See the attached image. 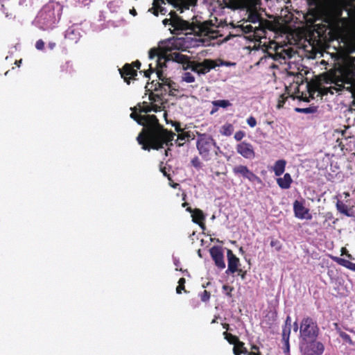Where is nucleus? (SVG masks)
Here are the masks:
<instances>
[{
    "label": "nucleus",
    "mask_w": 355,
    "mask_h": 355,
    "mask_svg": "<svg viewBox=\"0 0 355 355\" xmlns=\"http://www.w3.org/2000/svg\"><path fill=\"white\" fill-rule=\"evenodd\" d=\"M131 110L132 112L130 114V117L144 127L137 137L138 143L142 145V149L146 150H150V148L159 150L163 148L165 145L169 150V146H173L172 141L174 139L175 134L168 131L160 125L155 115H141V113H148L152 110L157 112L159 107L155 105L154 107H152L150 105L144 103L143 105H138Z\"/></svg>",
    "instance_id": "obj_1"
},
{
    "label": "nucleus",
    "mask_w": 355,
    "mask_h": 355,
    "mask_svg": "<svg viewBox=\"0 0 355 355\" xmlns=\"http://www.w3.org/2000/svg\"><path fill=\"white\" fill-rule=\"evenodd\" d=\"M348 3L344 0H336L320 4L313 10L316 21H322L338 33L348 31L352 21H355V8L347 9Z\"/></svg>",
    "instance_id": "obj_2"
},
{
    "label": "nucleus",
    "mask_w": 355,
    "mask_h": 355,
    "mask_svg": "<svg viewBox=\"0 0 355 355\" xmlns=\"http://www.w3.org/2000/svg\"><path fill=\"white\" fill-rule=\"evenodd\" d=\"M149 59L151 60L155 59L154 63L149 64V71L150 73L156 72L157 78L161 81L155 85V90L159 92L161 95L166 93L171 94L175 83L164 76L162 69L166 67V62H184L185 58L180 52L173 51L171 43L167 42L165 45L159 46L158 49H151L149 51Z\"/></svg>",
    "instance_id": "obj_3"
},
{
    "label": "nucleus",
    "mask_w": 355,
    "mask_h": 355,
    "mask_svg": "<svg viewBox=\"0 0 355 355\" xmlns=\"http://www.w3.org/2000/svg\"><path fill=\"white\" fill-rule=\"evenodd\" d=\"M171 17L163 20V24L166 26L169 24L173 28V33H178L179 31H186L185 34L193 33L199 37L200 40H203L205 37H214L215 32L206 24L203 23L198 26H192L187 21L182 19L177 15H173L171 12Z\"/></svg>",
    "instance_id": "obj_4"
},
{
    "label": "nucleus",
    "mask_w": 355,
    "mask_h": 355,
    "mask_svg": "<svg viewBox=\"0 0 355 355\" xmlns=\"http://www.w3.org/2000/svg\"><path fill=\"white\" fill-rule=\"evenodd\" d=\"M338 76H335L331 80L334 85L327 89V92L334 94V91L339 92L345 88V85H351V80L355 77V64L350 57H343L340 62L338 63Z\"/></svg>",
    "instance_id": "obj_5"
},
{
    "label": "nucleus",
    "mask_w": 355,
    "mask_h": 355,
    "mask_svg": "<svg viewBox=\"0 0 355 355\" xmlns=\"http://www.w3.org/2000/svg\"><path fill=\"white\" fill-rule=\"evenodd\" d=\"M62 6L56 1H49L38 12L35 24L42 30H48L55 26L60 19Z\"/></svg>",
    "instance_id": "obj_6"
},
{
    "label": "nucleus",
    "mask_w": 355,
    "mask_h": 355,
    "mask_svg": "<svg viewBox=\"0 0 355 355\" xmlns=\"http://www.w3.org/2000/svg\"><path fill=\"white\" fill-rule=\"evenodd\" d=\"M196 148L199 155L205 161L211 160L214 156H218L220 148L211 136L207 134H198L196 139Z\"/></svg>",
    "instance_id": "obj_7"
},
{
    "label": "nucleus",
    "mask_w": 355,
    "mask_h": 355,
    "mask_svg": "<svg viewBox=\"0 0 355 355\" xmlns=\"http://www.w3.org/2000/svg\"><path fill=\"white\" fill-rule=\"evenodd\" d=\"M168 3L173 6L174 8L182 12L184 10H188L192 4L193 0H166ZM165 3V0H154L153 7L150 8L148 11L151 12L153 10V14L158 16L159 12L162 15H165L167 12L166 9L162 6V4Z\"/></svg>",
    "instance_id": "obj_8"
},
{
    "label": "nucleus",
    "mask_w": 355,
    "mask_h": 355,
    "mask_svg": "<svg viewBox=\"0 0 355 355\" xmlns=\"http://www.w3.org/2000/svg\"><path fill=\"white\" fill-rule=\"evenodd\" d=\"M318 327L316 322L311 318H304L300 327V337L304 340H313L318 334Z\"/></svg>",
    "instance_id": "obj_9"
},
{
    "label": "nucleus",
    "mask_w": 355,
    "mask_h": 355,
    "mask_svg": "<svg viewBox=\"0 0 355 355\" xmlns=\"http://www.w3.org/2000/svg\"><path fill=\"white\" fill-rule=\"evenodd\" d=\"M183 56L185 58V61L181 63L184 65L186 64V67H184V68L185 69H191L198 75L206 74L211 69L215 68L214 60L207 59L202 62H196L189 61L185 55H183Z\"/></svg>",
    "instance_id": "obj_10"
},
{
    "label": "nucleus",
    "mask_w": 355,
    "mask_h": 355,
    "mask_svg": "<svg viewBox=\"0 0 355 355\" xmlns=\"http://www.w3.org/2000/svg\"><path fill=\"white\" fill-rule=\"evenodd\" d=\"M233 173L236 175H241L245 179H248L249 181L252 182H258L260 183L261 182V179L256 175L252 171L249 170V168L244 165H238L233 168Z\"/></svg>",
    "instance_id": "obj_11"
},
{
    "label": "nucleus",
    "mask_w": 355,
    "mask_h": 355,
    "mask_svg": "<svg viewBox=\"0 0 355 355\" xmlns=\"http://www.w3.org/2000/svg\"><path fill=\"white\" fill-rule=\"evenodd\" d=\"M236 152L248 159H252L255 157V153L253 146L248 142L243 141L236 146Z\"/></svg>",
    "instance_id": "obj_12"
},
{
    "label": "nucleus",
    "mask_w": 355,
    "mask_h": 355,
    "mask_svg": "<svg viewBox=\"0 0 355 355\" xmlns=\"http://www.w3.org/2000/svg\"><path fill=\"white\" fill-rule=\"evenodd\" d=\"M293 211L296 218L300 219H311L309 209L304 207L303 201L295 200L293 203Z\"/></svg>",
    "instance_id": "obj_13"
},
{
    "label": "nucleus",
    "mask_w": 355,
    "mask_h": 355,
    "mask_svg": "<svg viewBox=\"0 0 355 355\" xmlns=\"http://www.w3.org/2000/svg\"><path fill=\"white\" fill-rule=\"evenodd\" d=\"M209 251L216 266L220 270L224 269L225 268V263L220 248L214 246L211 248Z\"/></svg>",
    "instance_id": "obj_14"
},
{
    "label": "nucleus",
    "mask_w": 355,
    "mask_h": 355,
    "mask_svg": "<svg viewBox=\"0 0 355 355\" xmlns=\"http://www.w3.org/2000/svg\"><path fill=\"white\" fill-rule=\"evenodd\" d=\"M227 261H228V268L226 270V273H234L237 272L238 267L239 266V259L237 258L232 251L231 250H227Z\"/></svg>",
    "instance_id": "obj_15"
},
{
    "label": "nucleus",
    "mask_w": 355,
    "mask_h": 355,
    "mask_svg": "<svg viewBox=\"0 0 355 355\" xmlns=\"http://www.w3.org/2000/svg\"><path fill=\"white\" fill-rule=\"evenodd\" d=\"M187 211L191 214L193 222L198 224L200 225V227L202 230H204L205 224L202 221L205 220V216L203 214L202 211H201L199 209H192L191 207H187Z\"/></svg>",
    "instance_id": "obj_16"
},
{
    "label": "nucleus",
    "mask_w": 355,
    "mask_h": 355,
    "mask_svg": "<svg viewBox=\"0 0 355 355\" xmlns=\"http://www.w3.org/2000/svg\"><path fill=\"white\" fill-rule=\"evenodd\" d=\"M324 352V346L322 343L318 341L311 342L306 347L308 355H321Z\"/></svg>",
    "instance_id": "obj_17"
},
{
    "label": "nucleus",
    "mask_w": 355,
    "mask_h": 355,
    "mask_svg": "<svg viewBox=\"0 0 355 355\" xmlns=\"http://www.w3.org/2000/svg\"><path fill=\"white\" fill-rule=\"evenodd\" d=\"M121 77L129 83L128 80L137 75V70L133 69L130 64H126L121 69H119Z\"/></svg>",
    "instance_id": "obj_18"
},
{
    "label": "nucleus",
    "mask_w": 355,
    "mask_h": 355,
    "mask_svg": "<svg viewBox=\"0 0 355 355\" xmlns=\"http://www.w3.org/2000/svg\"><path fill=\"white\" fill-rule=\"evenodd\" d=\"M64 37L66 39H68L73 42L74 43H76L79 40L80 37L79 29L74 26L69 27L65 31Z\"/></svg>",
    "instance_id": "obj_19"
},
{
    "label": "nucleus",
    "mask_w": 355,
    "mask_h": 355,
    "mask_svg": "<svg viewBox=\"0 0 355 355\" xmlns=\"http://www.w3.org/2000/svg\"><path fill=\"white\" fill-rule=\"evenodd\" d=\"M292 181L291 176L289 173H286L283 178H279L277 180L279 187L284 189L290 188Z\"/></svg>",
    "instance_id": "obj_20"
},
{
    "label": "nucleus",
    "mask_w": 355,
    "mask_h": 355,
    "mask_svg": "<svg viewBox=\"0 0 355 355\" xmlns=\"http://www.w3.org/2000/svg\"><path fill=\"white\" fill-rule=\"evenodd\" d=\"M286 162L284 159H279L275 162L272 171L276 176H280L285 171Z\"/></svg>",
    "instance_id": "obj_21"
},
{
    "label": "nucleus",
    "mask_w": 355,
    "mask_h": 355,
    "mask_svg": "<svg viewBox=\"0 0 355 355\" xmlns=\"http://www.w3.org/2000/svg\"><path fill=\"white\" fill-rule=\"evenodd\" d=\"M291 334V327L284 326L282 329V340L284 342L286 349L289 351V336Z\"/></svg>",
    "instance_id": "obj_22"
},
{
    "label": "nucleus",
    "mask_w": 355,
    "mask_h": 355,
    "mask_svg": "<svg viewBox=\"0 0 355 355\" xmlns=\"http://www.w3.org/2000/svg\"><path fill=\"white\" fill-rule=\"evenodd\" d=\"M234 132V126L230 123H225L220 128L219 132L224 136L229 137Z\"/></svg>",
    "instance_id": "obj_23"
},
{
    "label": "nucleus",
    "mask_w": 355,
    "mask_h": 355,
    "mask_svg": "<svg viewBox=\"0 0 355 355\" xmlns=\"http://www.w3.org/2000/svg\"><path fill=\"white\" fill-rule=\"evenodd\" d=\"M336 208H337V210L339 212H340L341 214H343L344 215H345L347 216H351L347 205H346L345 203H343L340 200H337Z\"/></svg>",
    "instance_id": "obj_24"
},
{
    "label": "nucleus",
    "mask_w": 355,
    "mask_h": 355,
    "mask_svg": "<svg viewBox=\"0 0 355 355\" xmlns=\"http://www.w3.org/2000/svg\"><path fill=\"white\" fill-rule=\"evenodd\" d=\"M336 261L340 265L355 271V263L342 258H336Z\"/></svg>",
    "instance_id": "obj_25"
},
{
    "label": "nucleus",
    "mask_w": 355,
    "mask_h": 355,
    "mask_svg": "<svg viewBox=\"0 0 355 355\" xmlns=\"http://www.w3.org/2000/svg\"><path fill=\"white\" fill-rule=\"evenodd\" d=\"M261 18L259 13L256 12H250L248 15V21L253 23V24H259V27L260 26L261 24Z\"/></svg>",
    "instance_id": "obj_26"
},
{
    "label": "nucleus",
    "mask_w": 355,
    "mask_h": 355,
    "mask_svg": "<svg viewBox=\"0 0 355 355\" xmlns=\"http://www.w3.org/2000/svg\"><path fill=\"white\" fill-rule=\"evenodd\" d=\"M212 105L214 107L227 108L232 105V103L228 100H216L212 101Z\"/></svg>",
    "instance_id": "obj_27"
},
{
    "label": "nucleus",
    "mask_w": 355,
    "mask_h": 355,
    "mask_svg": "<svg viewBox=\"0 0 355 355\" xmlns=\"http://www.w3.org/2000/svg\"><path fill=\"white\" fill-rule=\"evenodd\" d=\"M241 27L245 33H253L254 34H257L258 31H261L259 27H254L250 24L242 25Z\"/></svg>",
    "instance_id": "obj_28"
},
{
    "label": "nucleus",
    "mask_w": 355,
    "mask_h": 355,
    "mask_svg": "<svg viewBox=\"0 0 355 355\" xmlns=\"http://www.w3.org/2000/svg\"><path fill=\"white\" fill-rule=\"evenodd\" d=\"M190 137V134L189 132H181L178 135V139L176 140V142H178V145L179 146H182L184 144V142L186 140H188Z\"/></svg>",
    "instance_id": "obj_29"
},
{
    "label": "nucleus",
    "mask_w": 355,
    "mask_h": 355,
    "mask_svg": "<svg viewBox=\"0 0 355 355\" xmlns=\"http://www.w3.org/2000/svg\"><path fill=\"white\" fill-rule=\"evenodd\" d=\"M295 110L298 113L311 114L317 111V107L313 106H311L306 108L297 107L295 109Z\"/></svg>",
    "instance_id": "obj_30"
},
{
    "label": "nucleus",
    "mask_w": 355,
    "mask_h": 355,
    "mask_svg": "<svg viewBox=\"0 0 355 355\" xmlns=\"http://www.w3.org/2000/svg\"><path fill=\"white\" fill-rule=\"evenodd\" d=\"M182 78L183 81L188 83H193L195 81V77L190 72L183 73Z\"/></svg>",
    "instance_id": "obj_31"
},
{
    "label": "nucleus",
    "mask_w": 355,
    "mask_h": 355,
    "mask_svg": "<svg viewBox=\"0 0 355 355\" xmlns=\"http://www.w3.org/2000/svg\"><path fill=\"white\" fill-rule=\"evenodd\" d=\"M214 64L215 65V68L216 67H220V66L230 67V66H234L236 64V63H234V62L223 61L221 60H217L215 61L214 60Z\"/></svg>",
    "instance_id": "obj_32"
},
{
    "label": "nucleus",
    "mask_w": 355,
    "mask_h": 355,
    "mask_svg": "<svg viewBox=\"0 0 355 355\" xmlns=\"http://www.w3.org/2000/svg\"><path fill=\"white\" fill-rule=\"evenodd\" d=\"M225 339L230 343L235 345L238 341H240L238 338L235 336H233L231 334H227V332H224Z\"/></svg>",
    "instance_id": "obj_33"
},
{
    "label": "nucleus",
    "mask_w": 355,
    "mask_h": 355,
    "mask_svg": "<svg viewBox=\"0 0 355 355\" xmlns=\"http://www.w3.org/2000/svg\"><path fill=\"white\" fill-rule=\"evenodd\" d=\"M244 343L241 341H238L233 348V352L234 355H240L241 354L240 347H243Z\"/></svg>",
    "instance_id": "obj_34"
},
{
    "label": "nucleus",
    "mask_w": 355,
    "mask_h": 355,
    "mask_svg": "<svg viewBox=\"0 0 355 355\" xmlns=\"http://www.w3.org/2000/svg\"><path fill=\"white\" fill-rule=\"evenodd\" d=\"M191 163L192 166L197 169H200L202 167V163L198 157H193L191 159Z\"/></svg>",
    "instance_id": "obj_35"
},
{
    "label": "nucleus",
    "mask_w": 355,
    "mask_h": 355,
    "mask_svg": "<svg viewBox=\"0 0 355 355\" xmlns=\"http://www.w3.org/2000/svg\"><path fill=\"white\" fill-rule=\"evenodd\" d=\"M245 134L243 131L239 130L234 134V139L236 141H241L245 137Z\"/></svg>",
    "instance_id": "obj_36"
},
{
    "label": "nucleus",
    "mask_w": 355,
    "mask_h": 355,
    "mask_svg": "<svg viewBox=\"0 0 355 355\" xmlns=\"http://www.w3.org/2000/svg\"><path fill=\"white\" fill-rule=\"evenodd\" d=\"M247 123L249 125V126H250L251 128H254L257 125V121L255 119L254 117L253 116H250L249 118H248L247 119Z\"/></svg>",
    "instance_id": "obj_37"
},
{
    "label": "nucleus",
    "mask_w": 355,
    "mask_h": 355,
    "mask_svg": "<svg viewBox=\"0 0 355 355\" xmlns=\"http://www.w3.org/2000/svg\"><path fill=\"white\" fill-rule=\"evenodd\" d=\"M210 297V294L208 291L206 290L203 291L202 295H201V300L203 302L207 301Z\"/></svg>",
    "instance_id": "obj_38"
},
{
    "label": "nucleus",
    "mask_w": 355,
    "mask_h": 355,
    "mask_svg": "<svg viewBox=\"0 0 355 355\" xmlns=\"http://www.w3.org/2000/svg\"><path fill=\"white\" fill-rule=\"evenodd\" d=\"M44 47V42L42 40H39L36 42L35 48L37 50H42Z\"/></svg>",
    "instance_id": "obj_39"
},
{
    "label": "nucleus",
    "mask_w": 355,
    "mask_h": 355,
    "mask_svg": "<svg viewBox=\"0 0 355 355\" xmlns=\"http://www.w3.org/2000/svg\"><path fill=\"white\" fill-rule=\"evenodd\" d=\"M340 336L347 342L349 343H352V340H351V338L350 336L347 334L346 333H341L340 334Z\"/></svg>",
    "instance_id": "obj_40"
},
{
    "label": "nucleus",
    "mask_w": 355,
    "mask_h": 355,
    "mask_svg": "<svg viewBox=\"0 0 355 355\" xmlns=\"http://www.w3.org/2000/svg\"><path fill=\"white\" fill-rule=\"evenodd\" d=\"M173 125L175 127V130L178 133L182 132V129L180 128V123L175 122Z\"/></svg>",
    "instance_id": "obj_41"
},
{
    "label": "nucleus",
    "mask_w": 355,
    "mask_h": 355,
    "mask_svg": "<svg viewBox=\"0 0 355 355\" xmlns=\"http://www.w3.org/2000/svg\"><path fill=\"white\" fill-rule=\"evenodd\" d=\"M284 326L291 327V319L290 316H287Z\"/></svg>",
    "instance_id": "obj_42"
},
{
    "label": "nucleus",
    "mask_w": 355,
    "mask_h": 355,
    "mask_svg": "<svg viewBox=\"0 0 355 355\" xmlns=\"http://www.w3.org/2000/svg\"><path fill=\"white\" fill-rule=\"evenodd\" d=\"M240 349H241V354H244L248 355V354L250 353V352H248V349L244 347V345L243 346V347H240Z\"/></svg>",
    "instance_id": "obj_43"
},
{
    "label": "nucleus",
    "mask_w": 355,
    "mask_h": 355,
    "mask_svg": "<svg viewBox=\"0 0 355 355\" xmlns=\"http://www.w3.org/2000/svg\"><path fill=\"white\" fill-rule=\"evenodd\" d=\"M184 288H182V285L178 284V286L176 288V292L178 294H180L182 293V290H183Z\"/></svg>",
    "instance_id": "obj_44"
},
{
    "label": "nucleus",
    "mask_w": 355,
    "mask_h": 355,
    "mask_svg": "<svg viewBox=\"0 0 355 355\" xmlns=\"http://www.w3.org/2000/svg\"><path fill=\"white\" fill-rule=\"evenodd\" d=\"M173 262H174L175 266H176V270H178V266H180V261L176 258H173Z\"/></svg>",
    "instance_id": "obj_45"
},
{
    "label": "nucleus",
    "mask_w": 355,
    "mask_h": 355,
    "mask_svg": "<svg viewBox=\"0 0 355 355\" xmlns=\"http://www.w3.org/2000/svg\"><path fill=\"white\" fill-rule=\"evenodd\" d=\"M352 96L354 98L352 101V106L355 107V88L352 91Z\"/></svg>",
    "instance_id": "obj_46"
},
{
    "label": "nucleus",
    "mask_w": 355,
    "mask_h": 355,
    "mask_svg": "<svg viewBox=\"0 0 355 355\" xmlns=\"http://www.w3.org/2000/svg\"><path fill=\"white\" fill-rule=\"evenodd\" d=\"M55 46V42H49L48 44V47L51 49V50H53Z\"/></svg>",
    "instance_id": "obj_47"
},
{
    "label": "nucleus",
    "mask_w": 355,
    "mask_h": 355,
    "mask_svg": "<svg viewBox=\"0 0 355 355\" xmlns=\"http://www.w3.org/2000/svg\"><path fill=\"white\" fill-rule=\"evenodd\" d=\"M185 279L184 278H180L178 281V284L182 285V288H184Z\"/></svg>",
    "instance_id": "obj_48"
},
{
    "label": "nucleus",
    "mask_w": 355,
    "mask_h": 355,
    "mask_svg": "<svg viewBox=\"0 0 355 355\" xmlns=\"http://www.w3.org/2000/svg\"><path fill=\"white\" fill-rule=\"evenodd\" d=\"M298 329H299V327H298L297 322H294V324H293V331L297 332Z\"/></svg>",
    "instance_id": "obj_49"
},
{
    "label": "nucleus",
    "mask_w": 355,
    "mask_h": 355,
    "mask_svg": "<svg viewBox=\"0 0 355 355\" xmlns=\"http://www.w3.org/2000/svg\"><path fill=\"white\" fill-rule=\"evenodd\" d=\"M252 349H253L254 351H258L259 350V347L257 345H252Z\"/></svg>",
    "instance_id": "obj_50"
},
{
    "label": "nucleus",
    "mask_w": 355,
    "mask_h": 355,
    "mask_svg": "<svg viewBox=\"0 0 355 355\" xmlns=\"http://www.w3.org/2000/svg\"><path fill=\"white\" fill-rule=\"evenodd\" d=\"M218 107H215V108L212 109V110L211 111V114H213L214 113H215L218 110Z\"/></svg>",
    "instance_id": "obj_51"
},
{
    "label": "nucleus",
    "mask_w": 355,
    "mask_h": 355,
    "mask_svg": "<svg viewBox=\"0 0 355 355\" xmlns=\"http://www.w3.org/2000/svg\"><path fill=\"white\" fill-rule=\"evenodd\" d=\"M248 355H259V353L256 352H251L250 354H248Z\"/></svg>",
    "instance_id": "obj_52"
},
{
    "label": "nucleus",
    "mask_w": 355,
    "mask_h": 355,
    "mask_svg": "<svg viewBox=\"0 0 355 355\" xmlns=\"http://www.w3.org/2000/svg\"><path fill=\"white\" fill-rule=\"evenodd\" d=\"M130 12L132 15H136V14H137L136 10L135 9L130 10Z\"/></svg>",
    "instance_id": "obj_53"
},
{
    "label": "nucleus",
    "mask_w": 355,
    "mask_h": 355,
    "mask_svg": "<svg viewBox=\"0 0 355 355\" xmlns=\"http://www.w3.org/2000/svg\"><path fill=\"white\" fill-rule=\"evenodd\" d=\"M136 66H137V69H139V67H140V66H141V63H140L139 61H137V62H136Z\"/></svg>",
    "instance_id": "obj_54"
},
{
    "label": "nucleus",
    "mask_w": 355,
    "mask_h": 355,
    "mask_svg": "<svg viewBox=\"0 0 355 355\" xmlns=\"http://www.w3.org/2000/svg\"><path fill=\"white\" fill-rule=\"evenodd\" d=\"M343 194L345 195V198H347L349 196V193L348 192H344Z\"/></svg>",
    "instance_id": "obj_55"
},
{
    "label": "nucleus",
    "mask_w": 355,
    "mask_h": 355,
    "mask_svg": "<svg viewBox=\"0 0 355 355\" xmlns=\"http://www.w3.org/2000/svg\"><path fill=\"white\" fill-rule=\"evenodd\" d=\"M322 64H327V62L326 61H324V60L321 61L320 62Z\"/></svg>",
    "instance_id": "obj_56"
},
{
    "label": "nucleus",
    "mask_w": 355,
    "mask_h": 355,
    "mask_svg": "<svg viewBox=\"0 0 355 355\" xmlns=\"http://www.w3.org/2000/svg\"><path fill=\"white\" fill-rule=\"evenodd\" d=\"M21 62V60H20L19 61H16V64H18V66H19V64Z\"/></svg>",
    "instance_id": "obj_57"
},
{
    "label": "nucleus",
    "mask_w": 355,
    "mask_h": 355,
    "mask_svg": "<svg viewBox=\"0 0 355 355\" xmlns=\"http://www.w3.org/2000/svg\"><path fill=\"white\" fill-rule=\"evenodd\" d=\"M145 76H146V77H148V71H146V72H145Z\"/></svg>",
    "instance_id": "obj_58"
},
{
    "label": "nucleus",
    "mask_w": 355,
    "mask_h": 355,
    "mask_svg": "<svg viewBox=\"0 0 355 355\" xmlns=\"http://www.w3.org/2000/svg\"><path fill=\"white\" fill-rule=\"evenodd\" d=\"M187 205V202H184V203H183V204H182V206H183V207H185Z\"/></svg>",
    "instance_id": "obj_59"
},
{
    "label": "nucleus",
    "mask_w": 355,
    "mask_h": 355,
    "mask_svg": "<svg viewBox=\"0 0 355 355\" xmlns=\"http://www.w3.org/2000/svg\"><path fill=\"white\" fill-rule=\"evenodd\" d=\"M216 322V319H214L211 322V323H215Z\"/></svg>",
    "instance_id": "obj_60"
},
{
    "label": "nucleus",
    "mask_w": 355,
    "mask_h": 355,
    "mask_svg": "<svg viewBox=\"0 0 355 355\" xmlns=\"http://www.w3.org/2000/svg\"><path fill=\"white\" fill-rule=\"evenodd\" d=\"M150 100H152V101H155V99L154 98L151 97V96H150Z\"/></svg>",
    "instance_id": "obj_61"
},
{
    "label": "nucleus",
    "mask_w": 355,
    "mask_h": 355,
    "mask_svg": "<svg viewBox=\"0 0 355 355\" xmlns=\"http://www.w3.org/2000/svg\"><path fill=\"white\" fill-rule=\"evenodd\" d=\"M165 155L166 156H168V150H165Z\"/></svg>",
    "instance_id": "obj_62"
},
{
    "label": "nucleus",
    "mask_w": 355,
    "mask_h": 355,
    "mask_svg": "<svg viewBox=\"0 0 355 355\" xmlns=\"http://www.w3.org/2000/svg\"><path fill=\"white\" fill-rule=\"evenodd\" d=\"M228 287L227 286H223V289H227Z\"/></svg>",
    "instance_id": "obj_63"
},
{
    "label": "nucleus",
    "mask_w": 355,
    "mask_h": 355,
    "mask_svg": "<svg viewBox=\"0 0 355 355\" xmlns=\"http://www.w3.org/2000/svg\"><path fill=\"white\" fill-rule=\"evenodd\" d=\"M198 255H199L200 257H201V254H200V250H198Z\"/></svg>",
    "instance_id": "obj_64"
}]
</instances>
